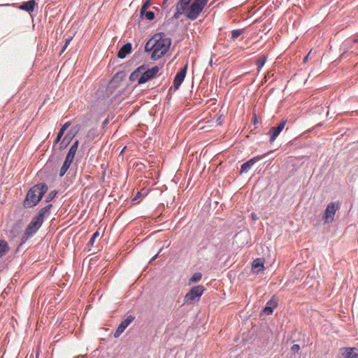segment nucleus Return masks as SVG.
Returning <instances> with one entry per match:
<instances>
[{
	"label": "nucleus",
	"mask_w": 358,
	"mask_h": 358,
	"mask_svg": "<svg viewBox=\"0 0 358 358\" xmlns=\"http://www.w3.org/2000/svg\"><path fill=\"white\" fill-rule=\"evenodd\" d=\"M131 43H127L124 44L118 51L117 57L120 59H124L127 55L131 52Z\"/></svg>",
	"instance_id": "nucleus-14"
},
{
	"label": "nucleus",
	"mask_w": 358,
	"mask_h": 358,
	"mask_svg": "<svg viewBox=\"0 0 358 358\" xmlns=\"http://www.w3.org/2000/svg\"><path fill=\"white\" fill-rule=\"evenodd\" d=\"M67 136L68 135H66L64 138L63 140L62 141V142L60 143L59 144V149L60 150H62L63 148H66L69 143V141H67Z\"/></svg>",
	"instance_id": "nucleus-33"
},
{
	"label": "nucleus",
	"mask_w": 358,
	"mask_h": 358,
	"mask_svg": "<svg viewBox=\"0 0 358 358\" xmlns=\"http://www.w3.org/2000/svg\"><path fill=\"white\" fill-rule=\"evenodd\" d=\"M266 57L265 55H263L260 59H257L256 62V64L257 66V71L259 72L263 66H264L266 62Z\"/></svg>",
	"instance_id": "nucleus-24"
},
{
	"label": "nucleus",
	"mask_w": 358,
	"mask_h": 358,
	"mask_svg": "<svg viewBox=\"0 0 358 358\" xmlns=\"http://www.w3.org/2000/svg\"><path fill=\"white\" fill-rule=\"evenodd\" d=\"M355 348H344L342 350L341 358H358V353Z\"/></svg>",
	"instance_id": "nucleus-16"
},
{
	"label": "nucleus",
	"mask_w": 358,
	"mask_h": 358,
	"mask_svg": "<svg viewBox=\"0 0 358 358\" xmlns=\"http://www.w3.org/2000/svg\"><path fill=\"white\" fill-rule=\"evenodd\" d=\"M202 274L201 273H195L189 280V284L197 282L201 280Z\"/></svg>",
	"instance_id": "nucleus-25"
},
{
	"label": "nucleus",
	"mask_w": 358,
	"mask_h": 358,
	"mask_svg": "<svg viewBox=\"0 0 358 358\" xmlns=\"http://www.w3.org/2000/svg\"><path fill=\"white\" fill-rule=\"evenodd\" d=\"M252 267L255 271L259 273L260 271L263 270L264 263L261 259H256L254 260Z\"/></svg>",
	"instance_id": "nucleus-22"
},
{
	"label": "nucleus",
	"mask_w": 358,
	"mask_h": 358,
	"mask_svg": "<svg viewBox=\"0 0 358 358\" xmlns=\"http://www.w3.org/2000/svg\"><path fill=\"white\" fill-rule=\"evenodd\" d=\"M71 125V122H67L66 123H64L62 127H61L59 133L57 134V136L55 140V142H54V144H56L57 143H59L62 138V137L63 136L65 131L69 127V126Z\"/></svg>",
	"instance_id": "nucleus-19"
},
{
	"label": "nucleus",
	"mask_w": 358,
	"mask_h": 358,
	"mask_svg": "<svg viewBox=\"0 0 358 358\" xmlns=\"http://www.w3.org/2000/svg\"><path fill=\"white\" fill-rule=\"evenodd\" d=\"M167 0H164V3H165V1H166Z\"/></svg>",
	"instance_id": "nucleus-42"
},
{
	"label": "nucleus",
	"mask_w": 358,
	"mask_h": 358,
	"mask_svg": "<svg viewBox=\"0 0 358 358\" xmlns=\"http://www.w3.org/2000/svg\"><path fill=\"white\" fill-rule=\"evenodd\" d=\"M311 53V50L309 52V53L303 58V62L306 63L307 61H308V58L309 57V55H310Z\"/></svg>",
	"instance_id": "nucleus-37"
},
{
	"label": "nucleus",
	"mask_w": 358,
	"mask_h": 358,
	"mask_svg": "<svg viewBox=\"0 0 358 358\" xmlns=\"http://www.w3.org/2000/svg\"><path fill=\"white\" fill-rule=\"evenodd\" d=\"M134 320V317L131 315L128 316L125 320H124L117 328L114 334V336L115 338L119 337Z\"/></svg>",
	"instance_id": "nucleus-11"
},
{
	"label": "nucleus",
	"mask_w": 358,
	"mask_h": 358,
	"mask_svg": "<svg viewBox=\"0 0 358 358\" xmlns=\"http://www.w3.org/2000/svg\"><path fill=\"white\" fill-rule=\"evenodd\" d=\"M43 222L40 218L34 216L25 229L22 237V242L24 243L29 238L32 237L41 227Z\"/></svg>",
	"instance_id": "nucleus-4"
},
{
	"label": "nucleus",
	"mask_w": 358,
	"mask_h": 358,
	"mask_svg": "<svg viewBox=\"0 0 358 358\" xmlns=\"http://www.w3.org/2000/svg\"><path fill=\"white\" fill-rule=\"evenodd\" d=\"M192 0H179L177 5L180 6L182 10H186Z\"/></svg>",
	"instance_id": "nucleus-26"
},
{
	"label": "nucleus",
	"mask_w": 358,
	"mask_h": 358,
	"mask_svg": "<svg viewBox=\"0 0 358 358\" xmlns=\"http://www.w3.org/2000/svg\"><path fill=\"white\" fill-rule=\"evenodd\" d=\"M243 31V29H234L231 31V38L233 40H236L242 34Z\"/></svg>",
	"instance_id": "nucleus-28"
},
{
	"label": "nucleus",
	"mask_w": 358,
	"mask_h": 358,
	"mask_svg": "<svg viewBox=\"0 0 358 358\" xmlns=\"http://www.w3.org/2000/svg\"><path fill=\"white\" fill-rule=\"evenodd\" d=\"M187 64H186L183 68H182L176 75L173 86L175 90H178L179 87L182 83L187 73Z\"/></svg>",
	"instance_id": "nucleus-9"
},
{
	"label": "nucleus",
	"mask_w": 358,
	"mask_h": 358,
	"mask_svg": "<svg viewBox=\"0 0 358 358\" xmlns=\"http://www.w3.org/2000/svg\"><path fill=\"white\" fill-rule=\"evenodd\" d=\"M266 155H257L243 163L241 166L240 174L248 173L256 162L262 159Z\"/></svg>",
	"instance_id": "nucleus-8"
},
{
	"label": "nucleus",
	"mask_w": 358,
	"mask_h": 358,
	"mask_svg": "<svg viewBox=\"0 0 358 358\" xmlns=\"http://www.w3.org/2000/svg\"><path fill=\"white\" fill-rule=\"evenodd\" d=\"M157 256H158V254L155 255L152 257V260L155 259L157 257Z\"/></svg>",
	"instance_id": "nucleus-41"
},
{
	"label": "nucleus",
	"mask_w": 358,
	"mask_h": 358,
	"mask_svg": "<svg viewBox=\"0 0 358 358\" xmlns=\"http://www.w3.org/2000/svg\"><path fill=\"white\" fill-rule=\"evenodd\" d=\"M171 41L166 37L163 33L154 35L145 44V50L146 52H152L151 59L157 60L164 56L169 50Z\"/></svg>",
	"instance_id": "nucleus-1"
},
{
	"label": "nucleus",
	"mask_w": 358,
	"mask_h": 358,
	"mask_svg": "<svg viewBox=\"0 0 358 358\" xmlns=\"http://www.w3.org/2000/svg\"><path fill=\"white\" fill-rule=\"evenodd\" d=\"M108 124V120H105L103 122V125L105 126Z\"/></svg>",
	"instance_id": "nucleus-40"
},
{
	"label": "nucleus",
	"mask_w": 358,
	"mask_h": 358,
	"mask_svg": "<svg viewBox=\"0 0 358 358\" xmlns=\"http://www.w3.org/2000/svg\"><path fill=\"white\" fill-rule=\"evenodd\" d=\"M9 250L8 243L4 240H0V257L5 255Z\"/></svg>",
	"instance_id": "nucleus-23"
},
{
	"label": "nucleus",
	"mask_w": 358,
	"mask_h": 358,
	"mask_svg": "<svg viewBox=\"0 0 358 358\" xmlns=\"http://www.w3.org/2000/svg\"><path fill=\"white\" fill-rule=\"evenodd\" d=\"M300 350V346L298 344H294L291 348V352L293 354L298 352Z\"/></svg>",
	"instance_id": "nucleus-34"
},
{
	"label": "nucleus",
	"mask_w": 358,
	"mask_h": 358,
	"mask_svg": "<svg viewBox=\"0 0 358 358\" xmlns=\"http://www.w3.org/2000/svg\"><path fill=\"white\" fill-rule=\"evenodd\" d=\"M204 291L205 288L203 285L193 287L185 296V303H192L194 301H199Z\"/></svg>",
	"instance_id": "nucleus-5"
},
{
	"label": "nucleus",
	"mask_w": 358,
	"mask_h": 358,
	"mask_svg": "<svg viewBox=\"0 0 358 358\" xmlns=\"http://www.w3.org/2000/svg\"><path fill=\"white\" fill-rule=\"evenodd\" d=\"M186 10H182L180 8V6H176V11L173 15V18L178 19L180 15H181L182 13L185 14Z\"/></svg>",
	"instance_id": "nucleus-30"
},
{
	"label": "nucleus",
	"mask_w": 358,
	"mask_h": 358,
	"mask_svg": "<svg viewBox=\"0 0 358 358\" xmlns=\"http://www.w3.org/2000/svg\"><path fill=\"white\" fill-rule=\"evenodd\" d=\"M52 207V204H48L45 206V207L41 208L38 213L35 216L40 218L43 222L44 218L50 215V209Z\"/></svg>",
	"instance_id": "nucleus-15"
},
{
	"label": "nucleus",
	"mask_w": 358,
	"mask_h": 358,
	"mask_svg": "<svg viewBox=\"0 0 358 358\" xmlns=\"http://www.w3.org/2000/svg\"><path fill=\"white\" fill-rule=\"evenodd\" d=\"M57 194V192L56 191H51L45 197V201L46 203L51 201L56 196Z\"/></svg>",
	"instance_id": "nucleus-29"
},
{
	"label": "nucleus",
	"mask_w": 358,
	"mask_h": 358,
	"mask_svg": "<svg viewBox=\"0 0 358 358\" xmlns=\"http://www.w3.org/2000/svg\"><path fill=\"white\" fill-rule=\"evenodd\" d=\"M143 15L148 20H152L155 18V13L152 11H145Z\"/></svg>",
	"instance_id": "nucleus-31"
},
{
	"label": "nucleus",
	"mask_w": 358,
	"mask_h": 358,
	"mask_svg": "<svg viewBox=\"0 0 358 358\" xmlns=\"http://www.w3.org/2000/svg\"><path fill=\"white\" fill-rule=\"evenodd\" d=\"M141 197V193L138 192L136 196L133 199V201H136L137 199H140Z\"/></svg>",
	"instance_id": "nucleus-36"
},
{
	"label": "nucleus",
	"mask_w": 358,
	"mask_h": 358,
	"mask_svg": "<svg viewBox=\"0 0 358 358\" xmlns=\"http://www.w3.org/2000/svg\"><path fill=\"white\" fill-rule=\"evenodd\" d=\"M286 123H287V120H283L277 127H273L270 129L269 141L271 143H273L276 139V138L278 136V135L280 134V132L284 129Z\"/></svg>",
	"instance_id": "nucleus-10"
},
{
	"label": "nucleus",
	"mask_w": 358,
	"mask_h": 358,
	"mask_svg": "<svg viewBox=\"0 0 358 358\" xmlns=\"http://www.w3.org/2000/svg\"><path fill=\"white\" fill-rule=\"evenodd\" d=\"M78 141H76L70 147L69 150L67 153V155L66 157V159H68L69 160L73 161V159L75 157L76 153L78 150Z\"/></svg>",
	"instance_id": "nucleus-17"
},
{
	"label": "nucleus",
	"mask_w": 358,
	"mask_h": 358,
	"mask_svg": "<svg viewBox=\"0 0 358 358\" xmlns=\"http://www.w3.org/2000/svg\"><path fill=\"white\" fill-rule=\"evenodd\" d=\"M159 72V67L155 66L147 71L142 72L140 78L138 80V84L141 85L145 83L147 81L152 79Z\"/></svg>",
	"instance_id": "nucleus-7"
},
{
	"label": "nucleus",
	"mask_w": 358,
	"mask_h": 358,
	"mask_svg": "<svg viewBox=\"0 0 358 358\" xmlns=\"http://www.w3.org/2000/svg\"><path fill=\"white\" fill-rule=\"evenodd\" d=\"M251 215H252V217L253 220H255L257 219V215L255 213H252Z\"/></svg>",
	"instance_id": "nucleus-39"
},
{
	"label": "nucleus",
	"mask_w": 358,
	"mask_h": 358,
	"mask_svg": "<svg viewBox=\"0 0 358 358\" xmlns=\"http://www.w3.org/2000/svg\"><path fill=\"white\" fill-rule=\"evenodd\" d=\"M67 47H68V45L64 43V46L62 47V52H64Z\"/></svg>",
	"instance_id": "nucleus-38"
},
{
	"label": "nucleus",
	"mask_w": 358,
	"mask_h": 358,
	"mask_svg": "<svg viewBox=\"0 0 358 358\" xmlns=\"http://www.w3.org/2000/svg\"><path fill=\"white\" fill-rule=\"evenodd\" d=\"M72 40V37H69L65 39V44H66L67 45H69V44L70 43V42Z\"/></svg>",
	"instance_id": "nucleus-35"
},
{
	"label": "nucleus",
	"mask_w": 358,
	"mask_h": 358,
	"mask_svg": "<svg viewBox=\"0 0 358 358\" xmlns=\"http://www.w3.org/2000/svg\"><path fill=\"white\" fill-rule=\"evenodd\" d=\"M278 302L272 297L270 300H268L266 304V306L263 309V313L266 315H270L273 313V310L277 307Z\"/></svg>",
	"instance_id": "nucleus-13"
},
{
	"label": "nucleus",
	"mask_w": 358,
	"mask_h": 358,
	"mask_svg": "<svg viewBox=\"0 0 358 358\" xmlns=\"http://www.w3.org/2000/svg\"><path fill=\"white\" fill-rule=\"evenodd\" d=\"M99 236V232L98 231H96V232L94 233V234L92 236L88 244L90 245H93L94 243V241L96 240V238Z\"/></svg>",
	"instance_id": "nucleus-32"
},
{
	"label": "nucleus",
	"mask_w": 358,
	"mask_h": 358,
	"mask_svg": "<svg viewBox=\"0 0 358 358\" xmlns=\"http://www.w3.org/2000/svg\"><path fill=\"white\" fill-rule=\"evenodd\" d=\"M208 1V0H194L192 4L187 7L185 16L191 20H195L202 12Z\"/></svg>",
	"instance_id": "nucleus-3"
},
{
	"label": "nucleus",
	"mask_w": 358,
	"mask_h": 358,
	"mask_svg": "<svg viewBox=\"0 0 358 358\" xmlns=\"http://www.w3.org/2000/svg\"><path fill=\"white\" fill-rule=\"evenodd\" d=\"M48 189V185L44 182L38 183L31 187L23 201L24 208H29L36 206Z\"/></svg>",
	"instance_id": "nucleus-2"
},
{
	"label": "nucleus",
	"mask_w": 358,
	"mask_h": 358,
	"mask_svg": "<svg viewBox=\"0 0 358 358\" xmlns=\"http://www.w3.org/2000/svg\"><path fill=\"white\" fill-rule=\"evenodd\" d=\"M338 208V203L331 202L327 205L322 217L325 224H329L334 221L335 214Z\"/></svg>",
	"instance_id": "nucleus-6"
},
{
	"label": "nucleus",
	"mask_w": 358,
	"mask_h": 358,
	"mask_svg": "<svg viewBox=\"0 0 358 358\" xmlns=\"http://www.w3.org/2000/svg\"><path fill=\"white\" fill-rule=\"evenodd\" d=\"M150 6V0H145L141 8V15H143L147 9Z\"/></svg>",
	"instance_id": "nucleus-27"
},
{
	"label": "nucleus",
	"mask_w": 358,
	"mask_h": 358,
	"mask_svg": "<svg viewBox=\"0 0 358 358\" xmlns=\"http://www.w3.org/2000/svg\"><path fill=\"white\" fill-rule=\"evenodd\" d=\"M358 39H347L345 40L341 45V50H343V52L341 53L340 56V59H344L346 57L347 52L352 48V45L354 43H357Z\"/></svg>",
	"instance_id": "nucleus-12"
},
{
	"label": "nucleus",
	"mask_w": 358,
	"mask_h": 358,
	"mask_svg": "<svg viewBox=\"0 0 358 358\" xmlns=\"http://www.w3.org/2000/svg\"><path fill=\"white\" fill-rule=\"evenodd\" d=\"M36 6V2L34 0H29L24 2L22 5H20V8L23 10H26L29 13L32 12L34 10V7Z\"/></svg>",
	"instance_id": "nucleus-18"
},
{
	"label": "nucleus",
	"mask_w": 358,
	"mask_h": 358,
	"mask_svg": "<svg viewBox=\"0 0 358 358\" xmlns=\"http://www.w3.org/2000/svg\"><path fill=\"white\" fill-rule=\"evenodd\" d=\"M145 67L144 66H141L138 67L134 72H132L129 76V80L131 81H134L136 79L139 78L141 76V74L143 71H144Z\"/></svg>",
	"instance_id": "nucleus-20"
},
{
	"label": "nucleus",
	"mask_w": 358,
	"mask_h": 358,
	"mask_svg": "<svg viewBox=\"0 0 358 358\" xmlns=\"http://www.w3.org/2000/svg\"><path fill=\"white\" fill-rule=\"evenodd\" d=\"M73 162V161L71 160H69L68 159H65L61 169H60V171H59V176L60 177H62L65 175V173H66V171H68V169H69L71 163Z\"/></svg>",
	"instance_id": "nucleus-21"
}]
</instances>
